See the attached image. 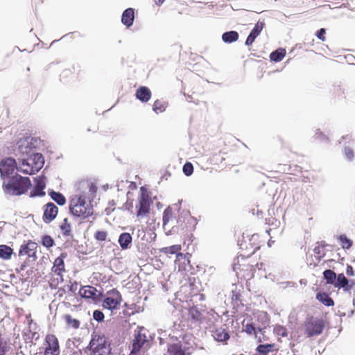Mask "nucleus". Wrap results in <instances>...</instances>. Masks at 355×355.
Listing matches in <instances>:
<instances>
[{
	"label": "nucleus",
	"instance_id": "nucleus-37",
	"mask_svg": "<svg viewBox=\"0 0 355 355\" xmlns=\"http://www.w3.org/2000/svg\"><path fill=\"white\" fill-rule=\"evenodd\" d=\"M189 314L190 317L196 321H200L202 318V313L196 307H191L189 309Z\"/></svg>",
	"mask_w": 355,
	"mask_h": 355
},
{
	"label": "nucleus",
	"instance_id": "nucleus-55",
	"mask_svg": "<svg viewBox=\"0 0 355 355\" xmlns=\"http://www.w3.org/2000/svg\"><path fill=\"white\" fill-rule=\"evenodd\" d=\"M258 331L260 332L261 334H263V329L258 328Z\"/></svg>",
	"mask_w": 355,
	"mask_h": 355
},
{
	"label": "nucleus",
	"instance_id": "nucleus-42",
	"mask_svg": "<svg viewBox=\"0 0 355 355\" xmlns=\"http://www.w3.org/2000/svg\"><path fill=\"white\" fill-rule=\"evenodd\" d=\"M183 172L187 176L191 175L193 172V166L191 162H187L183 166Z\"/></svg>",
	"mask_w": 355,
	"mask_h": 355
},
{
	"label": "nucleus",
	"instance_id": "nucleus-19",
	"mask_svg": "<svg viewBox=\"0 0 355 355\" xmlns=\"http://www.w3.org/2000/svg\"><path fill=\"white\" fill-rule=\"evenodd\" d=\"M214 339L218 342L225 343L230 338V334L226 329L223 327L216 328L212 334Z\"/></svg>",
	"mask_w": 355,
	"mask_h": 355
},
{
	"label": "nucleus",
	"instance_id": "nucleus-36",
	"mask_svg": "<svg viewBox=\"0 0 355 355\" xmlns=\"http://www.w3.org/2000/svg\"><path fill=\"white\" fill-rule=\"evenodd\" d=\"M273 332L278 336L286 337L288 336L286 327L281 324H276L274 327Z\"/></svg>",
	"mask_w": 355,
	"mask_h": 355
},
{
	"label": "nucleus",
	"instance_id": "nucleus-21",
	"mask_svg": "<svg viewBox=\"0 0 355 355\" xmlns=\"http://www.w3.org/2000/svg\"><path fill=\"white\" fill-rule=\"evenodd\" d=\"M62 319L67 329H78L80 326V321L77 318H73L70 314L67 313L63 315Z\"/></svg>",
	"mask_w": 355,
	"mask_h": 355
},
{
	"label": "nucleus",
	"instance_id": "nucleus-47",
	"mask_svg": "<svg viewBox=\"0 0 355 355\" xmlns=\"http://www.w3.org/2000/svg\"><path fill=\"white\" fill-rule=\"evenodd\" d=\"M63 355H82V352L80 350L69 349L64 352Z\"/></svg>",
	"mask_w": 355,
	"mask_h": 355
},
{
	"label": "nucleus",
	"instance_id": "nucleus-34",
	"mask_svg": "<svg viewBox=\"0 0 355 355\" xmlns=\"http://www.w3.org/2000/svg\"><path fill=\"white\" fill-rule=\"evenodd\" d=\"M323 275L327 284H334L337 275L333 270L330 269L326 270L324 271Z\"/></svg>",
	"mask_w": 355,
	"mask_h": 355
},
{
	"label": "nucleus",
	"instance_id": "nucleus-53",
	"mask_svg": "<svg viewBox=\"0 0 355 355\" xmlns=\"http://www.w3.org/2000/svg\"><path fill=\"white\" fill-rule=\"evenodd\" d=\"M164 1L165 0H154L155 4L157 6H160L161 4H162Z\"/></svg>",
	"mask_w": 355,
	"mask_h": 355
},
{
	"label": "nucleus",
	"instance_id": "nucleus-9",
	"mask_svg": "<svg viewBox=\"0 0 355 355\" xmlns=\"http://www.w3.org/2000/svg\"><path fill=\"white\" fill-rule=\"evenodd\" d=\"M122 302V295L116 288H112L106 292L102 302L104 309L113 311L119 308Z\"/></svg>",
	"mask_w": 355,
	"mask_h": 355
},
{
	"label": "nucleus",
	"instance_id": "nucleus-40",
	"mask_svg": "<svg viewBox=\"0 0 355 355\" xmlns=\"http://www.w3.org/2000/svg\"><path fill=\"white\" fill-rule=\"evenodd\" d=\"M41 242H42V244L47 248H49L55 245L54 240L49 235L43 236L42 238Z\"/></svg>",
	"mask_w": 355,
	"mask_h": 355
},
{
	"label": "nucleus",
	"instance_id": "nucleus-33",
	"mask_svg": "<svg viewBox=\"0 0 355 355\" xmlns=\"http://www.w3.org/2000/svg\"><path fill=\"white\" fill-rule=\"evenodd\" d=\"M61 232L64 236H70L71 234V225L68 218H65L60 226Z\"/></svg>",
	"mask_w": 355,
	"mask_h": 355
},
{
	"label": "nucleus",
	"instance_id": "nucleus-23",
	"mask_svg": "<svg viewBox=\"0 0 355 355\" xmlns=\"http://www.w3.org/2000/svg\"><path fill=\"white\" fill-rule=\"evenodd\" d=\"M168 355H185V352L180 343H173L168 347Z\"/></svg>",
	"mask_w": 355,
	"mask_h": 355
},
{
	"label": "nucleus",
	"instance_id": "nucleus-17",
	"mask_svg": "<svg viewBox=\"0 0 355 355\" xmlns=\"http://www.w3.org/2000/svg\"><path fill=\"white\" fill-rule=\"evenodd\" d=\"M265 26L263 21H259L250 32L245 41V45L250 46L254 42L255 39L259 36Z\"/></svg>",
	"mask_w": 355,
	"mask_h": 355
},
{
	"label": "nucleus",
	"instance_id": "nucleus-4",
	"mask_svg": "<svg viewBox=\"0 0 355 355\" xmlns=\"http://www.w3.org/2000/svg\"><path fill=\"white\" fill-rule=\"evenodd\" d=\"M44 164V159L41 153H32L27 158L21 160L17 170L26 174H35L38 172Z\"/></svg>",
	"mask_w": 355,
	"mask_h": 355
},
{
	"label": "nucleus",
	"instance_id": "nucleus-7",
	"mask_svg": "<svg viewBox=\"0 0 355 355\" xmlns=\"http://www.w3.org/2000/svg\"><path fill=\"white\" fill-rule=\"evenodd\" d=\"M325 327V321L313 315L308 316L304 322L303 329L308 338L318 336L322 334Z\"/></svg>",
	"mask_w": 355,
	"mask_h": 355
},
{
	"label": "nucleus",
	"instance_id": "nucleus-52",
	"mask_svg": "<svg viewBox=\"0 0 355 355\" xmlns=\"http://www.w3.org/2000/svg\"><path fill=\"white\" fill-rule=\"evenodd\" d=\"M64 293H65V290L62 288H59L57 292V294L58 295L59 297H62Z\"/></svg>",
	"mask_w": 355,
	"mask_h": 355
},
{
	"label": "nucleus",
	"instance_id": "nucleus-45",
	"mask_svg": "<svg viewBox=\"0 0 355 355\" xmlns=\"http://www.w3.org/2000/svg\"><path fill=\"white\" fill-rule=\"evenodd\" d=\"M93 318L97 322H103L104 320V314L101 311L95 310L93 312Z\"/></svg>",
	"mask_w": 355,
	"mask_h": 355
},
{
	"label": "nucleus",
	"instance_id": "nucleus-29",
	"mask_svg": "<svg viewBox=\"0 0 355 355\" xmlns=\"http://www.w3.org/2000/svg\"><path fill=\"white\" fill-rule=\"evenodd\" d=\"M223 40L226 43H232L236 42L239 39V34L236 31H229L223 34Z\"/></svg>",
	"mask_w": 355,
	"mask_h": 355
},
{
	"label": "nucleus",
	"instance_id": "nucleus-14",
	"mask_svg": "<svg viewBox=\"0 0 355 355\" xmlns=\"http://www.w3.org/2000/svg\"><path fill=\"white\" fill-rule=\"evenodd\" d=\"M67 257L66 253H62L60 257H57L51 268V271L55 275L60 276L62 279L63 272H65L64 259Z\"/></svg>",
	"mask_w": 355,
	"mask_h": 355
},
{
	"label": "nucleus",
	"instance_id": "nucleus-46",
	"mask_svg": "<svg viewBox=\"0 0 355 355\" xmlns=\"http://www.w3.org/2000/svg\"><path fill=\"white\" fill-rule=\"evenodd\" d=\"M325 33H326L325 28H322L317 31L315 35L319 40L324 42L326 40Z\"/></svg>",
	"mask_w": 355,
	"mask_h": 355
},
{
	"label": "nucleus",
	"instance_id": "nucleus-12",
	"mask_svg": "<svg viewBox=\"0 0 355 355\" xmlns=\"http://www.w3.org/2000/svg\"><path fill=\"white\" fill-rule=\"evenodd\" d=\"M43 211L42 219L44 223H49L58 216V207L53 202H48L43 206Z\"/></svg>",
	"mask_w": 355,
	"mask_h": 355
},
{
	"label": "nucleus",
	"instance_id": "nucleus-8",
	"mask_svg": "<svg viewBox=\"0 0 355 355\" xmlns=\"http://www.w3.org/2000/svg\"><path fill=\"white\" fill-rule=\"evenodd\" d=\"M149 341L147 338L146 329L143 327H138L132 343V349L130 355H139L143 348H147Z\"/></svg>",
	"mask_w": 355,
	"mask_h": 355
},
{
	"label": "nucleus",
	"instance_id": "nucleus-35",
	"mask_svg": "<svg viewBox=\"0 0 355 355\" xmlns=\"http://www.w3.org/2000/svg\"><path fill=\"white\" fill-rule=\"evenodd\" d=\"M241 297V294L240 291L233 290L232 291L231 299L234 306L239 307L240 306H243Z\"/></svg>",
	"mask_w": 355,
	"mask_h": 355
},
{
	"label": "nucleus",
	"instance_id": "nucleus-6",
	"mask_svg": "<svg viewBox=\"0 0 355 355\" xmlns=\"http://www.w3.org/2000/svg\"><path fill=\"white\" fill-rule=\"evenodd\" d=\"M139 192L135 209L137 217L141 218L149 214L153 202L151 199V192L145 187H141Z\"/></svg>",
	"mask_w": 355,
	"mask_h": 355
},
{
	"label": "nucleus",
	"instance_id": "nucleus-30",
	"mask_svg": "<svg viewBox=\"0 0 355 355\" xmlns=\"http://www.w3.org/2000/svg\"><path fill=\"white\" fill-rule=\"evenodd\" d=\"M13 253L12 249L6 245H0V258L10 259Z\"/></svg>",
	"mask_w": 355,
	"mask_h": 355
},
{
	"label": "nucleus",
	"instance_id": "nucleus-32",
	"mask_svg": "<svg viewBox=\"0 0 355 355\" xmlns=\"http://www.w3.org/2000/svg\"><path fill=\"white\" fill-rule=\"evenodd\" d=\"M285 55H286L285 49H279L270 53V58L272 61L279 62L284 58Z\"/></svg>",
	"mask_w": 355,
	"mask_h": 355
},
{
	"label": "nucleus",
	"instance_id": "nucleus-10",
	"mask_svg": "<svg viewBox=\"0 0 355 355\" xmlns=\"http://www.w3.org/2000/svg\"><path fill=\"white\" fill-rule=\"evenodd\" d=\"M37 243L29 240L27 243L21 245L19 250V256L27 257L29 261H35L37 259Z\"/></svg>",
	"mask_w": 355,
	"mask_h": 355
},
{
	"label": "nucleus",
	"instance_id": "nucleus-28",
	"mask_svg": "<svg viewBox=\"0 0 355 355\" xmlns=\"http://www.w3.org/2000/svg\"><path fill=\"white\" fill-rule=\"evenodd\" d=\"M44 188L45 183L44 182V181L42 179H36V185L33 191L31 192V196H44L45 194V193L43 191Z\"/></svg>",
	"mask_w": 355,
	"mask_h": 355
},
{
	"label": "nucleus",
	"instance_id": "nucleus-16",
	"mask_svg": "<svg viewBox=\"0 0 355 355\" xmlns=\"http://www.w3.org/2000/svg\"><path fill=\"white\" fill-rule=\"evenodd\" d=\"M354 285L355 282L354 281H349L343 273L339 274L336 277L334 284V287L343 288L345 291H350Z\"/></svg>",
	"mask_w": 355,
	"mask_h": 355
},
{
	"label": "nucleus",
	"instance_id": "nucleus-1",
	"mask_svg": "<svg viewBox=\"0 0 355 355\" xmlns=\"http://www.w3.org/2000/svg\"><path fill=\"white\" fill-rule=\"evenodd\" d=\"M241 252L237 256V261L234 263V270L243 272V277H251L255 272L254 266H258V262L252 261L250 257L259 249V246H252L250 243L245 241L242 243Z\"/></svg>",
	"mask_w": 355,
	"mask_h": 355
},
{
	"label": "nucleus",
	"instance_id": "nucleus-15",
	"mask_svg": "<svg viewBox=\"0 0 355 355\" xmlns=\"http://www.w3.org/2000/svg\"><path fill=\"white\" fill-rule=\"evenodd\" d=\"M97 289L92 286H83L79 289L78 294L85 299L96 301L97 299Z\"/></svg>",
	"mask_w": 355,
	"mask_h": 355
},
{
	"label": "nucleus",
	"instance_id": "nucleus-48",
	"mask_svg": "<svg viewBox=\"0 0 355 355\" xmlns=\"http://www.w3.org/2000/svg\"><path fill=\"white\" fill-rule=\"evenodd\" d=\"M345 157L348 159H352V157H354V152L352 149H350L349 148H345Z\"/></svg>",
	"mask_w": 355,
	"mask_h": 355
},
{
	"label": "nucleus",
	"instance_id": "nucleus-44",
	"mask_svg": "<svg viewBox=\"0 0 355 355\" xmlns=\"http://www.w3.org/2000/svg\"><path fill=\"white\" fill-rule=\"evenodd\" d=\"M172 216V211L169 208L166 209L164 211L163 214V223L164 225H166L167 223H168L170 218Z\"/></svg>",
	"mask_w": 355,
	"mask_h": 355
},
{
	"label": "nucleus",
	"instance_id": "nucleus-49",
	"mask_svg": "<svg viewBox=\"0 0 355 355\" xmlns=\"http://www.w3.org/2000/svg\"><path fill=\"white\" fill-rule=\"evenodd\" d=\"M78 290V283L74 282L69 286V291L71 292L72 294H75L76 291Z\"/></svg>",
	"mask_w": 355,
	"mask_h": 355
},
{
	"label": "nucleus",
	"instance_id": "nucleus-22",
	"mask_svg": "<svg viewBox=\"0 0 355 355\" xmlns=\"http://www.w3.org/2000/svg\"><path fill=\"white\" fill-rule=\"evenodd\" d=\"M181 249L182 247L180 245H173L171 246L160 249V252L166 255L176 254L177 257H183V254L180 252Z\"/></svg>",
	"mask_w": 355,
	"mask_h": 355
},
{
	"label": "nucleus",
	"instance_id": "nucleus-26",
	"mask_svg": "<svg viewBox=\"0 0 355 355\" xmlns=\"http://www.w3.org/2000/svg\"><path fill=\"white\" fill-rule=\"evenodd\" d=\"M49 195L58 205L63 206L66 204V198L62 193L55 191H49Z\"/></svg>",
	"mask_w": 355,
	"mask_h": 355
},
{
	"label": "nucleus",
	"instance_id": "nucleus-38",
	"mask_svg": "<svg viewBox=\"0 0 355 355\" xmlns=\"http://www.w3.org/2000/svg\"><path fill=\"white\" fill-rule=\"evenodd\" d=\"M108 236V233L105 230H97L94 234V238L95 240L98 241H106Z\"/></svg>",
	"mask_w": 355,
	"mask_h": 355
},
{
	"label": "nucleus",
	"instance_id": "nucleus-13",
	"mask_svg": "<svg viewBox=\"0 0 355 355\" xmlns=\"http://www.w3.org/2000/svg\"><path fill=\"white\" fill-rule=\"evenodd\" d=\"M17 168L15 159L11 157L4 159L0 162V173L1 175H10Z\"/></svg>",
	"mask_w": 355,
	"mask_h": 355
},
{
	"label": "nucleus",
	"instance_id": "nucleus-39",
	"mask_svg": "<svg viewBox=\"0 0 355 355\" xmlns=\"http://www.w3.org/2000/svg\"><path fill=\"white\" fill-rule=\"evenodd\" d=\"M274 344L259 345L257 347V351L260 354L266 355L269 352L272 350Z\"/></svg>",
	"mask_w": 355,
	"mask_h": 355
},
{
	"label": "nucleus",
	"instance_id": "nucleus-25",
	"mask_svg": "<svg viewBox=\"0 0 355 355\" xmlns=\"http://www.w3.org/2000/svg\"><path fill=\"white\" fill-rule=\"evenodd\" d=\"M132 238L129 233H122L119 238V243L122 249H127L131 244Z\"/></svg>",
	"mask_w": 355,
	"mask_h": 355
},
{
	"label": "nucleus",
	"instance_id": "nucleus-2",
	"mask_svg": "<svg viewBox=\"0 0 355 355\" xmlns=\"http://www.w3.org/2000/svg\"><path fill=\"white\" fill-rule=\"evenodd\" d=\"M69 214L81 220L87 219L94 214V207L87 201L83 195L76 194L71 197L69 202Z\"/></svg>",
	"mask_w": 355,
	"mask_h": 355
},
{
	"label": "nucleus",
	"instance_id": "nucleus-43",
	"mask_svg": "<svg viewBox=\"0 0 355 355\" xmlns=\"http://www.w3.org/2000/svg\"><path fill=\"white\" fill-rule=\"evenodd\" d=\"M7 342L0 338V355H6L8 351Z\"/></svg>",
	"mask_w": 355,
	"mask_h": 355
},
{
	"label": "nucleus",
	"instance_id": "nucleus-56",
	"mask_svg": "<svg viewBox=\"0 0 355 355\" xmlns=\"http://www.w3.org/2000/svg\"><path fill=\"white\" fill-rule=\"evenodd\" d=\"M26 70H27V71H30V70H31V69H30V67H27V68H26Z\"/></svg>",
	"mask_w": 355,
	"mask_h": 355
},
{
	"label": "nucleus",
	"instance_id": "nucleus-41",
	"mask_svg": "<svg viewBox=\"0 0 355 355\" xmlns=\"http://www.w3.org/2000/svg\"><path fill=\"white\" fill-rule=\"evenodd\" d=\"M340 245L343 249H349L352 245V241L345 235H340L339 237Z\"/></svg>",
	"mask_w": 355,
	"mask_h": 355
},
{
	"label": "nucleus",
	"instance_id": "nucleus-31",
	"mask_svg": "<svg viewBox=\"0 0 355 355\" xmlns=\"http://www.w3.org/2000/svg\"><path fill=\"white\" fill-rule=\"evenodd\" d=\"M243 331L247 333L248 334H254L255 338L258 340L259 343L262 342V340L257 335V331L256 328L254 327L252 323H247L245 324H243Z\"/></svg>",
	"mask_w": 355,
	"mask_h": 355
},
{
	"label": "nucleus",
	"instance_id": "nucleus-24",
	"mask_svg": "<svg viewBox=\"0 0 355 355\" xmlns=\"http://www.w3.org/2000/svg\"><path fill=\"white\" fill-rule=\"evenodd\" d=\"M316 299L327 306H333L334 302L329 295L324 292H320L316 294Z\"/></svg>",
	"mask_w": 355,
	"mask_h": 355
},
{
	"label": "nucleus",
	"instance_id": "nucleus-54",
	"mask_svg": "<svg viewBox=\"0 0 355 355\" xmlns=\"http://www.w3.org/2000/svg\"><path fill=\"white\" fill-rule=\"evenodd\" d=\"M49 285H50V287L52 288H55L56 287V286H57L53 282H51Z\"/></svg>",
	"mask_w": 355,
	"mask_h": 355
},
{
	"label": "nucleus",
	"instance_id": "nucleus-3",
	"mask_svg": "<svg viewBox=\"0 0 355 355\" xmlns=\"http://www.w3.org/2000/svg\"><path fill=\"white\" fill-rule=\"evenodd\" d=\"M29 178L16 174L9 178L3 184L6 194L10 196H21L26 193L31 187Z\"/></svg>",
	"mask_w": 355,
	"mask_h": 355
},
{
	"label": "nucleus",
	"instance_id": "nucleus-51",
	"mask_svg": "<svg viewBox=\"0 0 355 355\" xmlns=\"http://www.w3.org/2000/svg\"><path fill=\"white\" fill-rule=\"evenodd\" d=\"M346 273L348 276H354V270L352 266L348 265L347 266Z\"/></svg>",
	"mask_w": 355,
	"mask_h": 355
},
{
	"label": "nucleus",
	"instance_id": "nucleus-27",
	"mask_svg": "<svg viewBox=\"0 0 355 355\" xmlns=\"http://www.w3.org/2000/svg\"><path fill=\"white\" fill-rule=\"evenodd\" d=\"M168 106V103L163 99H157L153 105V110L156 114L164 112Z\"/></svg>",
	"mask_w": 355,
	"mask_h": 355
},
{
	"label": "nucleus",
	"instance_id": "nucleus-20",
	"mask_svg": "<svg viewBox=\"0 0 355 355\" xmlns=\"http://www.w3.org/2000/svg\"><path fill=\"white\" fill-rule=\"evenodd\" d=\"M135 19V11L133 8H129L125 10L121 16V22L127 27L132 25Z\"/></svg>",
	"mask_w": 355,
	"mask_h": 355
},
{
	"label": "nucleus",
	"instance_id": "nucleus-18",
	"mask_svg": "<svg viewBox=\"0 0 355 355\" xmlns=\"http://www.w3.org/2000/svg\"><path fill=\"white\" fill-rule=\"evenodd\" d=\"M152 96L151 91L146 86L139 87L135 92L136 98L142 103H147Z\"/></svg>",
	"mask_w": 355,
	"mask_h": 355
},
{
	"label": "nucleus",
	"instance_id": "nucleus-11",
	"mask_svg": "<svg viewBox=\"0 0 355 355\" xmlns=\"http://www.w3.org/2000/svg\"><path fill=\"white\" fill-rule=\"evenodd\" d=\"M44 355H60V345L57 337L53 334L46 335L44 343Z\"/></svg>",
	"mask_w": 355,
	"mask_h": 355
},
{
	"label": "nucleus",
	"instance_id": "nucleus-50",
	"mask_svg": "<svg viewBox=\"0 0 355 355\" xmlns=\"http://www.w3.org/2000/svg\"><path fill=\"white\" fill-rule=\"evenodd\" d=\"M87 187L89 189V191L92 193H94L96 192V191L98 190V188L97 187L93 184V183H87Z\"/></svg>",
	"mask_w": 355,
	"mask_h": 355
},
{
	"label": "nucleus",
	"instance_id": "nucleus-5",
	"mask_svg": "<svg viewBox=\"0 0 355 355\" xmlns=\"http://www.w3.org/2000/svg\"><path fill=\"white\" fill-rule=\"evenodd\" d=\"M90 355H112L110 343L103 334H94L89 342Z\"/></svg>",
	"mask_w": 355,
	"mask_h": 355
}]
</instances>
